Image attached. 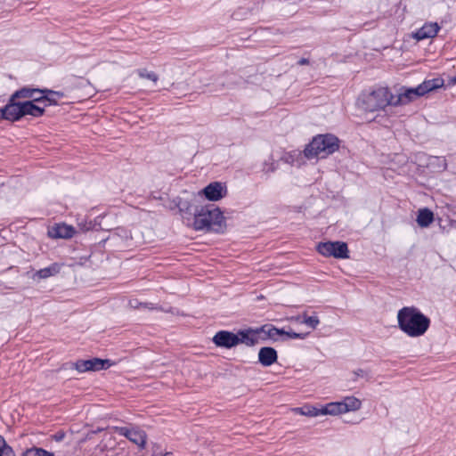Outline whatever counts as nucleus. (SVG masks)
<instances>
[{
    "label": "nucleus",
    "instance_id": "nucleus-1",
    "mask_svg": "<svg viewBox=\"0 0 456 456\" xmlns=\"http://www.w3.org/2000/svg\"><path fill=\"white\" fill-rule=\"evenodd\" d=\"M181 212L193 215V228L196 231L223 233L226 229L225 218L219 208L214 204L199 206L184 201L179 207Z\"/></svg>",
    "mask_w": 456,
    "mask_h": 456
},
{
    "label": "nucleus",
    "instance_id": "nucleus-2",
    "mask_svg": "<svg viewBox=\"0 0 456 456\" xmlns=\"http://www.w3.org/2000/svg\"><path fill=\"white\" fill-rule=\"evenodd\" d=\"M399 329L409 337H420L430 326V319L414 306H404L397 313Z\"/></svg>",
    "mask_w": 456,
    "mask_h": 456
},
{
    "label": "nucleus",
    "instance_id": "nucleus-3",
    "mask_svg": "<svg viewBox=\"0 0 456 456\" xmlns=\"http://www.w3.org/2000/svg\"><path fill=\"white\" fill-rule=\"evenodd\" d=\"M339 148V140L331 134H318L305 145L303 153L307 159H324Z\"/></svg>",
    "mask_w": 456,
    "mask_h": 456
},
{
    "label": "nucleus",
    "instance_id": "nucleus-4",
    "mask_svg": "<svg viewBox=\"0 0 456 456\" xmlns=\"http://www.w3.org/2000/svg\"><path fill=\"white\" fill-rule=\"evenodd\" d=\"M395 95L388 88L379 87L369 94H364L360 99L361 107L370 112L382 110L387 105H393Z\"/></svg>",
    "mask_w": 456,
    "mask_h": 456
},
{
    "label": "nucleus",
    "instance_id": "nucleus-5",
    "mask_svg": "<svg viewBox=\"0 0 456 456\" xmlns=\"http://www.w3.org/2000/svg\"><path fill=\"white\" fill-rule=\"evenodd\" d=\"M316 250L326 257L333 256L342 259L349 257L347 244L343 241L320 242L316 246Z\"/></svg>",
    "mask_w": 456,
    "mask_h": 456
},
{
    "label": "nucleus",
    "instance_id": "nucleus-6",
    "mask_svg": "<svg viewBox=\"0 0 456 456\" xmlns=\"http://www.w3.org/2000/svg\"><path fill=\"white\" fill-rule=\"evenodd\" d=\"M36 103L37 102L35 101V98L30 101L13 103L14 121L20 119L26 115L35 118L42 117L45 114V107L43 104Z\"/></svg>",
    "mask_w": 456,
    "mask_h": 456
},
{
    "label": "nucleus",
    "instance_id": "nucleus-7",
    "mask_svg": "<svg viewBox=\"0 0 456 456\" xmlns=\"http://www.w3.org/2000/svg\"><path fill=\"white\" fill-rule=\"evenodd\" d=\"M114 364L109 359H100L97 357L88 360H77L72 363V369H75L79 373L86 371H99L102 370H107Z\"/></svg>",
    "mask_w": 456,
    "mask_h": 456
},
{
    "label": "nucleus",
    "instance_id": "nucleus-8",
    "mask_svg": "<svg viewBox=\"0 0 456 456\" xmlns=\"http://www.w3.org/2000/svg\"><path fill=\"white\" fill-rule=\"evenodd\" d=\"M117 433L125 436L132 443L141 448H144L146 444V433L138 428L118 427L116 428Z\"/></svg>",
    "mask_w": 456,
    "mask_h": 456
},
{
    "label": "nucleus",
    "instance_id": "nucleus-9",
    "mask_svg": "<svg viewBox=\"0 0 456 456\" xmlns=\"http://www.w3.org/2000/svg\"><path fill=\"white\" fill-rule=\"evenodd\" d=\"M213 343L223 348L230 349L239 345V338L236 333L228 330H220L212 338Z\"/></svg>",
    "mask_w": 456,
    "mask_h": 456
},
{
    "label": "nucleus",
    "instance_id": "nucleus-10",
    "mask_svg": "<svg viewBox=\"0 0 456 456\" xmlns=\"http://www.w3.org/2000/svg\"><path fill=\"white\" fill-rule=\"evenodd\" d=\"M420 96H423V94L419 89V86L414 88L403 87L398 95H395L393 106L408 104Z\"/></svg>",
    "mask_w": 456,
    "mask_h": 456
},
{
    "label": "nucleus",
    "instance_id": "nucleus-11",
    "mask_svg": "<svg viewBox=\"0 0 456 456\" xmlns=\"http://www.w3.org/2000/svg\"><path fill=\"white\" fill-rule=\"evenodd\" d=\"M40 94L38 98H35V101L39 104H43L45 108L51 105H57L58 100L64 96L62 92L46 88L41 89Z\"/></svg>",
    "mask_w": 456,
    "mask_h": 456
},
{
    "label": "nucleus",
    "instance_id": "nucleus-12",
    "mask_svg": "<svg viewBox=\"0 0 456 456\" xmlns=\"http://www.w3.org/2000/svg\"><path fill=\"white\" fill-rule=\"evenodd\" d=\"M236 335L239 338V344H244L248 346L256 345L260 338L258 329L248 328L246 330H240Z\"/></svg>",
    "mask_w": 456,
    "mask_h": 456
},
{
    "label": "nucleus",
    "instance_id": "nucleus-13",
    "mask_svg": "<svg viewBox=\"0 0 456 456\" xmlns=\"http://www.w3.org/2000/svg\"><path fill=\"white\" fill-rule=\"evenodd\" d=\"M202 192L208 200L216 201L225 195L226 188L221 183L214 182L206 186Z\"/></svg>",
    "mask_w": 456,
    "mask_h": 456
},
{
    "label": "nucleus",
    "instance_id": "nucleus-14",
    "mask_svg": "<svg viewBox=\"0 0 456 456\" xmlns=\"http://www.w3.org/2000/svg\"><path fill=\"white\" fill-rule=\"evenodd\" d=\"M75 229L66 224H56L48 230V235L53 239H69L73 237Z\"/></svg>",
    "mask_w": 456,
    "mask_h": 456
},
{
    "label": "nucleus",
    "instance_id": "nucleus-15",
    "mask_svg": "<svg viewBox=\"0 0 456 456\" xmlns=\"http://www.w3.org/2000/svg\"><path fill=\"white\" fill-rule=\"evenodd\" d=\"M278 360L277 351L271 346H264L258 352V362L265 367L273 365Z\"/></svg>",
    "mask_w": 456,
    "mask_h": 456
},
{
    "label": "nucleus",
    "instance_id": "nucleus-16",
    "mask_svg": "<svg viewBox=\"0 0 456 456\" xmlns=\"http://www.w3.org/2000/svg\"><path fill=\"white\" fill-rule=\"evenodd\" d=\"M439 27L437 23H427L423 25L420 28H419L414 34L413 37L418 41L432 38L436 36Z\"/></svg>",
    "mask_w": 456,
    "mask_h": 456
},
{
    "label": "nucleus",
    "instance_id": "nucleus-17",
    "mask_svg": "<svg viewBox=\"0 0 456 456\" xmlns=\"http://www.w3.org/2000/svg\"><path fill=\"white\" fill-rule=\"evenodd\" d=\"M40 90L39 88H28V87H22L17 91H15L12 96L10 97L9 101L11 103H18L19 102H17V99H21V98H32V100L35 97V94H40Z\"/></svg>",
    "mask_w": 456,
    "mask_h": 456
},
{
    "label": "nucleus",
    "instance_id": "nucleus-18",
    "mask_svg": "<svg viewBox=\"0 0 456 456\" xmlns=\"http://www.w3.org/2000/svg\"><path fill=\"white\" fill-rule=\"evenodd\" d=\"M416 221L419 226L428 227L434 221V213L427 208H421L418 211Z\"/></svg>",
    "mask_w": 456,
    "mask_h": 456
},
{
    "label": "nucleus",
    "instance_id": "nucleus-19",
    "mask_svg": "<svg viewBox=\"0 0 456 456\" xmlns=\"http://www.w3.org/2000/svg\"><path fill=\"white\" fill-rule=\"evenodd\" d=\"M444 86V79L441 77H436L433 79L425 80L423 83L419 85V89L421 91L423 95L426 94L440 88Z\"/></svg>",
    "mask_w": 456,
    "mask_h": 456
},
{
    "label": "nucleus",
    "instance_id": "nucleus-20",
    "mask_svg": "<svg viewBox=\"0 0 456 456\" xmlns=\"http://www.w3.org/2000/svg\"><path fill=\"white\" fill-rule=\"evenodd\" d=\"M322 415H338L344 413L342 410V403L341 402H332L327 403L325 406H322L320 409Z\"/></svg>",
    "mask_w": 456,
    "mask_h": 456
},
{
    "label": "nucleus",
    "instance_id": "nucleus-21",
    "mask_svg": "<svg viewBox=\"0 0 456 456\" xmlns=\"http://www.w3.org/2000/svg\"><path fill=\"white\" fill-rule=\"evenodd\" d=\"M293 319L297 322L305 324L313 330H315L320 323V320L317 315L308 316L306 313L297 315Z\"/></svg>",
    "mask_w": 456,
    "mask_h": 456
},
{
    "label": "nucleus",
    "instance_id": "nucleus-22",
    "mask_svg": "<svg viewBox=\"0 0 456 456\" xmlns=\"http://www.w3.org/2000/svg\"><path fill=\"white\" fill-rule=\"evenodd\" d=\"M341 403L344 413L351 411H357L362 406V402L354 396H347L341 401Z\"/></svg>",
    "mask_w": 456,
    "mask_h": 456
},
{
    "label": "nucleus",
    "instance_id": "nucleus-23",
    "mask_svg": "<svg viewBox=\"0 0 456 456\" xmlns=\"http://www.w3.org/2000/svg\"><path fill=\"white\" fill-rule=\"evenodd\" d=\"M59 273V266L54 264L52 265L49 267L40 269L37 272L36 275L38 276L40 279H46L50 276H53Z\"/></svg>",
    "mask_w": 456,
    "mask_h": 456
},
{
    "label": "nucleus",
    "instance_id": "nucleus-24",
    "mask_svg": "<svg viewBox=\"0 0 456 456\" xmlns=\"http://www.w3.org/2000/svg\"><path fill=\"white\" fill-rule=\"evenodd\" d=\"M22 456H54L53 452H50L43 448L33 446L27 449Z\"/></svg>",
    "mask_w": 456,
    "mask_h": 456
},
{
    "label": "nucleus",
    "instance_id": "nucleus-25",
    "mask_svg": "<svg viewBox=\"0 0 456 456\" xmlns=\"http://www.w3.org/2000/svg\"><path fill=\"white\" fill-rule=\"evenodd\" d=\"M13 103H11L10 101H8V103L4 107L0 108V118L1 119H6L9 121H14V112L12 111Z\"/></svg>",
    "mask_w": 456,
    "mask_h": 456
},
{
    "label": "nucleus",
    "instance_id": "nucleus-26",
    "mask_svg": "<svg viewBox=\"0 0 456 456\" xmlns=\"http://www.w3.org/2000/svg\"><path fill=\"white\" fill-rule=\"evenodd\" d=\"M273 329H275V327L273 325H270V324L263 325L262 327L258 328L259 335L262 333L265 334V337L263 338V339H265L267 338L275 339V337L277 336V334L274 332V330H273Z\"/></svg>",
    "mask_w": 456,
    "mask_h": 456
},
{
    "label": "nucleus",
    "instance_id": "nucleus-27",
    "mask_svg": "<svg viewBox=\"0 0 456 456\" xmlns=\"http://www.w3.org/2000/svg\"><path fill=\"white\" fill-rule=\"evenodd\" d=\"M0 456H15L11 446H9L3 436H0Z\"/></svg>",
    "mask_w": 456,
    "mask_h": 456
},
{
    "label": "nucleus",
    "instance_id": "nucleus-28",
    "mask_svg": "<svg viewBox=\"0 0 456 456\" xmlns=\"http://www.w3.org/2000/svg\"><path fill=\"white\" fill-rule=\"evenodd\" d=\"M138 75L142 78H147L153 82H157L159 79V77L156 73L152 71H148L146 69H138Z\"/></svg>",
    "mask_w": 456,
    "mask_h": 456
},
{
    "label": "nucleus",
    "instance_id": "nucleus-29",
    "mask_svg": "<svg viewBox=\"0 0 456 456\" xmlns=\"http://www.w3.org/2000/svg\"><path fill=\"white\" fill-rule=\"evenodd\" d=\"M308 333H297L295 331H286V337L289 338H300L304 339L307 336Z\"/></svg>",
    "mask_w": 456,
    "mask_h": 456
},
{
    "label": "nucleus",
    "instance_id": "nucleus-30",
    "mask_svg": "<svg viewBox=\"0 0 456 456\" xmlns=\"http://www.w3.org/2000/svg\"><path fill=\"white\" fill-rule=\"evenodd\" d=\"M303 414L307 415V416H311V417L322 415L321 411H320V409L315 408V407H312L311 409L308 410L307 412H303Z\"/></svg>",
    "mask_w": 456,
    "mask_h": 456
},
{
    "label": "nucleus",
    "instance_id": "nucleus-31",
    "mask_svg": "<svg viewBox=\"0 0 456 456\" xmlns=\"http://www.w3.org/2000/svg\"><path fill=\"white\" fill-rule=\"evenodd\" d=\"M354 374L355 375L356 378L358 377H361V378H363V377H368L369 373L367 370H362V369H357L354 371Z\"/></svg>",
    "mask_w": 456,
    "mask_h": 456
},
{
    "label": "nucleus",
    "instance_id": "nucleus-32",
    "mask_svg": "<svg viewBox=\"0 0 456 456\" xmlns=\"http://www.w3.org/2000/svg\"><path fill=\"white\" fill-rule=\"evenodd\" d=\"M65 437V433L63 431H58L56 432L53 436V438L56 441V442H61L64 439Z\"/></svg>",
    "mask_w": 456,
    "mask_h": 456
},
{
    "label": "nucleus",
    "instance_id": "nucleus-33",
    "mask_svg": "<svg viewBox=\"0 0 456 456\" xmlns=\"http://www.w3.org/2000/svg\"><path fill=\"white\" fill-rule=\"evenodd\" d=\"M434 159H435V160L439 162V165L441 167H443L444 169H445V167H446V160L444 158L435 157Z\"/></svg>",
    "mask_w": 456,
    "mask_h": 456
},
{
    "label": "nucleus",
    "instance_id": "nucleus-34",
    "mask_svg": "<svg viewBox=\"0 0 456 456\" xmlns=\"http://www.w3.org/2000/svg\"><path fill=\"white\" fill-rule=\"evenodd\" d=\"M141 306H143L145 308H149V309H156L157 307L155 306L154 304L152 303H141L140 304Z\"/></svg>",
    "mask_w": 456,
    "mask_h": 456
},
{
    "label": "nucleus",
    "instance_id": "nucleus-35",
    "mask_svg": "<svg viewBox=\"0 0 456 456\" xmlns=\"http://www.w3.org/2000/svg\"><path fill=\"white\" fill-rule=\"evenodd\" d=\"M273 330H274V332L278 335H285L286 336V331L283 330V329H278L275 327V329H273Z\"/></svg>",
    "mask_w": 456,
    "mask_h": 456
},
{
    "label": "nucleus",
    "instance_id": "nucleus-36",
    "mask_svg": "<svg viewBox=\"0 0 456 456\" xmlns=\"http://www.w3.org/2000/svg\"><path fill=\"white\" fill-rule=\"evenodd\" d=\"M309 63V60L306 59V58H301L298 61H297V64L302 66V65H305V64H308Z\"/></svg>",
    "mask_w": 456,
    "mask_h": 456
},
{
    "label": "nucleus",
    "instance_id": "nucleus-37",
    "mask_svg": "<svg viewBox=\"0 0 456 456\" xmlns=\"http://www.w3.org/2000/svg\"><path fill=\"white\" fill-rule=\"evenodd\" d=\"M129 304L132 307L138 308L141 303H138L137 300H131Z\"/></svg>",
    "mask_w": 456,
    "mask_h": 456
},
{
    "label": "nucleus",
    "instance_id": "nucleus-38",
    "mask_svg": "<svg viewBox=\"0 0 456 456\" xmlns=\"http://www.w3.org/2000/svg\"><path fill=\"white\" fill-rule=\"evenodd\" d=\"M448 82H449V85H455L456 84V76L450 77Z\"/></svg>",
    "mask_w": 456,
    "mask_h": 456
},
{
    "label": "nucleus",
    "instance_id": "nucleus-39",
    "mask_svg": "<svg viewBox=\"0 0 456 456\" xmlns=\"http://www.w3.org/2000/svg\"><path fill=\"white\" fill-rule=\"evenodd\" d=\"M275 170V167L272 165L268 169H265V172H273Z\"/></svg>",
    "mask_w": 456,
    "mask_h": 456
},
{
    "label": "nucleus",
    "instance_id": "nucleus-40",
    "mask_svg": "<svg viewBox=\"0 0 456 456\" xmlns=\"http://www.w3.org/2000/svg\"><path fill=\"white\" fill-rule=\"evenodd\" d=\"M171 454H172L171 452H166V453H165L164 455H162V456H169V455H171ZM153 456H161V455H156V454H154Z\"/></svg>",
    "mask_w": 456,
    "mask_h": 456
}]
</instances>
